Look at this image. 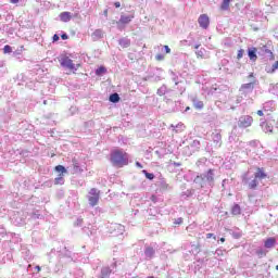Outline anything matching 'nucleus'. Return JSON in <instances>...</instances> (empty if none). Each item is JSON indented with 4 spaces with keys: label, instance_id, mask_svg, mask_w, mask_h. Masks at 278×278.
I'll return each mask as SVG.
<instances>
[{
    "label": "nucleus",
    "instance_id": "nucleus-45",
    "mask_svg": "<svg viewBox=\"0 0 278 278\" xmlns=\"http://www.w3.org/2000/svg\"><path fill=\"white\" fill-rule=\"evenodd\" d=\"M249 77H250V78H253V77H254V74H253V73H251V74L249 75Z\"/></svg>",
    "mask_w": 278,
    "mask_h": 278
},
{
    "label": "nucleus",
    "instance_id": "nucleus-11",
    "mask_svg": "<svg viewBox=\"0 0 278 278\" xmlns=\"http://www.w3.org/2000/svg\"><path fill=\"white\" fill-rule=\"evenodd\" d=\"M248 55L252 62H257V48L250 49Z\"/></svg>",
    "mask_w": 278,
    "mask_h": 278
},
{
    "label": "nucleus",
    "instance_id": "nucleus-35",
    "mask_svg": "<svg viewBox=\"0 0 278 278\" xmlns=\"http://www.w3.org/2000/svg\"><path fill=\"white\" fill-rule=\"evenodd\" d=\"M165 53H170V48L168 46H164Z\"/></svg>",
    "mask_w": 278,
    "mask_h": 278
},
{
    "label": "nucleus",
    "instance_id": "nucleus-23",
    "mask_svg": "<svg viewBox=\"0 0 278 278\" xmlns=\"http://www.w3.org/2000/svg\"><path fill=\"white\" fill-rule=\"evenodd\" d=\"M3 53H12V47L10 45L4 46Z\"/></svg>",
    "mask_w": 278,
    "mask_h": 278
},
{
    "label": "nucleus",
    "instance_id": "nucleus-16",
    "mask_svg": "<svg viewBox=\"0 0 278 278\" xmlns=\"http://www.w3.org/2000/svg\"><path fill=\"white\" fill-rule=\"evenodd\" d=\"M144 255L151 258L155 255V250L151 247H148L146 248Z\"/></svg>",
    "mask_w": 278,
    "mask_h": 278
},
{
    "label": "nucleus",
    "instance_id": "nucleus-44",
    "mask_svg": "<svg viewBox=\"0 0 278 278\" xmlns=\"http://www.w3.org/2000/svg\"><path fill=\"white\" fill-rule=\"evenodd\" d=\"M266 53H270L273 55V51L270 50H266Z\"/></svg>",
    "mask_w": 278,
    "mask_h": 278
},
{
    "label": "nucleus",
    "instance_id": "nucleus-22",
    "mask_svg": "<svg viewBox=\"0 0 278 278\" xmlns=\"http://www.w3.org/2000/svg\"><path fill=\"white\" fill-rule=\"evenodd\" d=\"M243 56H244V50L242 49L238 50L237 60H242Z\"/></svg>",
    "mask_w": 278,
    "mask_h": 278
},
{
    "label": "nucleus",
    "instance_id": "nucleus-2",
    "mask_svg": "<svg viewBox=\"0 0 278 278\" xmlns=\"http://www.w3.org/2000/svg\"><path fill=\"white\" fill-rule=\"evenodd\" d=\"M99 199H101V190L97 188H91L89 191V198H88V201L91 207L99 205Z\"/></svg>",
    "mask_w": 278,
    "mask_h": 278
},
{
    "label": "nucleus",
    "instance_id": "nucleus-18",
    "mask_svg": "<svg viewBox=\"0 0 278 278\" xmlns=\"http://www.w3.org/2000/svg\"><path fill=\"white\" fill-rule=\"evenodd\" d=\"M255 84H257V80H254V81L248 83V84H243V85L241 86V88H242L243 90H249L250 88H253V86H255Z\"/></svg>",
    "mask_w": 278,
    "mask_h": 278
},
{
    "label": "nucleus",
    "instance_id": "nucleus-49",
    "mask_svg": "<svg viewBox=\"0 0 278 278\" xmlns=\"http://www.w3.org/2000/svg\"><path fill=\"white\" fill-rule=\"evenodd\" d=\"M276 270H278V265H276Z\"/></svg>",
    "mask_w": 278,
    "mask_h": 278
},
{
    "label": "nucleus",
    "instance_id": "nucleus-20",
    "mask_svg": "<svg viewBox=\"0 0 278 278\" xmlns=\"http://www.w3.org/2000/svg\"><path fill=\"white\" fill-rule=\"evenodd\" d=\"M250 190H255L257 188V178H254L250 184H249Z\"/></svg>",
    "mask_w": 278,
    "mask_h": 278
},
{
    "label": "nucleus",
    "instance_id": "nucleus-21",
    "mask_svg": "<svg viewBox=\"0 0 278 278\" xmlns=\"http://www.w3.org/2000/svg\"><path fill=\"white\" fill-rule=\"evenodd\" d=\"M203 108H204L203 101H198L197 103H194L195 110H203Z\"/></svg>",
    "mask_w": 278,
    "mask_h": 278
},
{
    "label": "nucleus",
    "instance_id": "nucleus-27",
    "mask_svg": "<svg viewBox=\"0 0 278 278\" xmlns=\"http://www.w3.org/2000/svg\"><path fill=\"white\" fill-rule=\"evenodd\" d=\"M102 73H105V67L101 66L96 71V75H101Z\"/></svg>",
    "mask_w": 278,
    "mask_h": 278
},
{
    "label": "nucleus",
    "instance_id": "nucleus-33",
    "mask_svg": "<svg viewBox=\"0 0 278 278\" xmlns=\"http://www.w3.org/2000/svg\"><path fill=\"white\" fill-rule=\"evenodd\" d=\"M61 38H62V40H68V35L63 34V35H61Z\"/></svg>",
    "mask_w": 278,
    "mask_h": 278
},
{
    "label": "nucleus",
    "instance_id": "nucleus-48",
    "mask_svg": "<svg viewBox=\"0 0 278 278\" xmlns=\"http://www.w3.org/2000/svg\"><path fill=\"white\" fill-rule=\"evenodd\" d=\"M188 110H190V106H187V108H186V112H188Z\"/></svg>",
    "mask_w": 278,
    "mask_h": 278
},
{
    "label": "nucleus",
    "instance_id": "nucleus-8",
    "mask_svg": "<svg viewBox=\"0 0 278 278\" xmlns=\"http://www.w3.org/2000/svg\"><path fill=\"white\" fill-rule=\"evenodd\" d=\"M134 21V15H122L117 25H129V22Z\"/></svg>",
    "mask_w": 278,
    "mask_h": 278
},
{
    "label": "nucleus",
    "instance_id": "nucleus-3",
    "mask_svg": "<svg viewBox=\"0 0 278 278\" xmlns=\"http://www.w3.org/2000/svg\"><path fill=\"white\" fill-rule=\"evenodd\" d=\"M59 62L61 66H63V68H68V71H77V68H79V64L75 67V63H73V60H71V58L66 55L61 56Z\"/></svg>",
    "mask_w": 278,
    "mask_h": 278
},
{
    "label": "nucleus",
    "instance_id": "nucleus-19",
    "mask_svg": "<svg viewBox=\"0 0 278 278\" xmlns=\"http://www.w3.org/2000/svg\"><path fill=\"white\" fill-rule=\"evenodd\" d=\"M73 168H74V173H81V168L79 167V163L75 159L73 160Z\"/></svg>",
    "mask_w": 278,
    "mask_h": 278
},
{
    "label": "nucleus",
    "instance_id": "nucleus-37",
    "mask_svg": "<svg viewBox=\"0 0 278 278\" xmlns=\"http://www.w3.org/2000/svg\"><path fill=\"white\" fill-rule=\"evenodd\" d=\"M93 36H101V30H96V31L93 33Z\"/></svg>",
    "mask_w": 278,
    "mask_h": 278
},
{
    "label": "nucleus",
    "instance_id": "nucleus-17",
    "mask_svg": "<svg viewBox=\"0 0 278 278\" xmlns=\"http://www.w3.org/2000/svg\"><path fill=\"white\" fill-rule=\"evenodd\" d=\"M109 101H111V103H118V101H121V96H118V93H113L110 96Z\"/></svg>",
    "mask_w": 278,
    "mask_h": 278
},
{
    "label": "nucleus",
    "instance_id": "nucleus-31",
    "mask_svg": "<svg viewBox=\"0 0 278 278\" xmlns=\"http://www.w3.org/2000/svg\"><path fill=\"white\" fill-rule=\"evenodd\" d=\"M206 238L207 239L213 238L214 240H216V236H214V233H212V232L207 233Z\"/></svg>",
    "mask_w": 278,
    "mask_h": 278
},
{
    "label": "nucleus",
    "instance_id": "nucleus-32",
    "mask_svg": "<svg viewBox=\"0 0 278 278\" xmlns=\"http://www.w3.org/2000/svg\"><path fill=\"white\" fill-rule=\"evenodd\" d=\"M52 40L53 42H58V40H60V36L53 35Z\"/></svg>",
    "mask_w": 278,
    "mask_h": 278
},
{
    "label": "nucleus",
    "instance_id": "nucleus-47",
    "mask_svg": "<svg viewBox=\"0 0 278 278\" xmlns=\"http://www.w3.org/2000/svg\"><path fill=\"white\" fill-rule=\"evenodd\" d=\"M105 16H108V10L104 11Z\"/></svg>",
    "mask_w": 278,
    "mask_h": 278
},
{
    "label": "nucleus",
    "instance_id": "nucleus-43",
    "mask_svg": "<svg viewBox=\"0 0 278 278\" xmlns=\"http://www.w3.org/2000/svg\"><path fill=\"white\" fill-rule=\"evenodd\" d=\"M201 47V45H195L194 49H199Z\"/></svg>",
    "mask_w": 278,
    "mask_h": 278
},
{
    "label": "nucleus",
    "instance_id": "nucleus-41",
    "mask_svg": "<svg viewBox=\"0 0 278 278\" xmlns=\"http://www.w3.org/2000/svg\"><path fill=\"white\" fill-rule=\"evenodd\" d=\"M10 3H18V0H10Z\"/></svg>",
    "mask_w": 278,
    "mask_h": 278
},
{
    "label": "nucleus",
    "instance_id": "nucleus-30",
    "mask_svg": "<svg viewBox=\"0 0 278 278\" xmlns=\"http://www.w3.org/2000/svg\"><path fill=\"white\" fill-rule=\"evenodd\" d=\"M182 223H184V218H181V217L177 218V219L174 222L175 225H181Z\"/></svg>",
    "mask_w": 278,
    "mask_h": 278
},
{
    "label": "nucleus",
    "instance_id": "nucleus-38",
    "mask_svg": "<svg viewBox=\"0 0 278 278\" xmlns=\"http://www.w3.org/2000/svg\"><path fill=\"white\" fill-rule=\"evenodd\" d=\"M35 269L37 270V273H40V270H42V268L40 267V265H37V266L35 267Z\"/></svg>",
    "mask_w": 278,
    "mask_h": 278
},
{
    "label": "nucleus",
    "instance_id": "nucleus-5",
    "mask_svg": "<svg viewBox=\"0 0 278 278\" xmlns=\"http://www.w3.org/2000/svg\"><path fill=\"white\" fill-rule=\"evenodd\" d=\"M55 173H59V176L54 179L55 186L64 184V175H66V167L63 165H56L54 167Z\"/></svg>",
    "mask_w": 278,
    "mask_h": 278
},
{
    "label": "nucleus",
    "instance_id": "nucleus-39",
    "mask_svg": "<svg viewBox=\"0 0 278 278\" xmlns=\"http://www.w3.org/2000/svg\"><path fill=\"white\" fill-rule=\"evenodd\" d=\"M136 166H138V168H142V164H140V162H136Z\"/></svg>",
    "mask_w": 278,
    "mask_h": 278
},
{
    "label": "nucleus",
    "instance_id": "nucleus-34",
    "mask_svg": "<svg viewBox=\"0 0 278 278\" xmlns=\"http://www.w3.org/2000/svg\"><path fill=\"white\" fill-rule=\"evenodd\" d=\"M215 138H216V140H222L223 136L217 132V134H215Z\"/></svg>",
    "mask_w": 278,
    "mask_h": 278
},
{
    "label": "nucleus",
    "instance_id": "nucleus-42",
    "mask_svg": "<svg viewBox=\"0 0 278 278\" xmlns=\"http://www.w3.org/2000/svg\"><path fill=\"white\" fill-rule=\"evenodd\" d=\"M174 166H181V163L174 162Z\"/></svg>",
    "mask_w": 278,
    "mask_h": 278
},
{
    "label": "nucleus",
    "instance_id": "nucleus-4",
    "mask_svg": "<svg viewBox=\"0 0 278 278\" xmlns=\"http://www.w3.org/2000/svg\"><path fill=\"white\" fill-rule=\"evenodd\" d=\"M253 125V116L251 115H242L239 117L238 127L240 129H247Z\"/></svg>",
    "mask_w": 278,
    "mask_h": 278
},
{
    "label": "nucleus",
    "instance_id": "nucleus-46",
    "mask_svg": "<svg viewBox=\"0 0 278 278\" xmlns=\"http://www.w3.org/2000/svg\"><path fill=\"white\" fill-rule=\"evenodd\" d=\"M219 241H220V242H225V238L222 237V238L219 239Z\"/></svg>",
    "mask_w": 278,
    "mask_h": 278
},
{
    "label": "nucleus",
    "instance_id": "nucleus-36",
    "mask_svg": "<svg viewBox=\"0 0 278 278\" xmlns=\"http://www.w3.org/2000/svg\"><path fill=\"white\" fill-rule=\"evenodd\" d=\"M256 114H257V116H264V112H263L262 110H258V111L256 112Z\"/></svg>",
    "mask_w": 278,
    "mask_h": 278
},
{
    "label": "nucleus",
    "instance_id": "nucleus-26",
    "mask_svg": "<svg viewBox=\"0 0 278 278\" xmlns=\"http://www.w3.org/2000/svg\"><path fill=\"white\" fill-rule=\"evenodd\" d=\"M195 55H197V58H201V59L205 58V54L203 53V50L197 51Z\"/></svg>",
    "mask_w": 278,
    "mask_h": 278
},
{
    "label": "nucleus",
    "instance_id": "nucleus-10",
    "mask_svg": "<svg viewBox=\"0 0 278 278\" xmlns=\"http://www.w3.org/2000/svg\"><path fill=\"white\" fill-rule=\"evenodd\" d=\"M275 244H277V239H275V237H269L264 242L265 249H273Z\"/></svg>",
    "mask_w": 278,
    "mask_h": 278
},
{
    "label": "nucleus",
    "instance_id": "nucleus-7",
    "mask_svg": "<svg viewBox=\"0 0 278 278\" xmlns=\"http://www.w3.org/2000/svg\"><path fill=\"white\" fill-rule=\"evenodd\" d=\"M198 23L202 29H207V27H210V16H207V14H201L198 18Z\"/></svg>",
    "mask_w": 278,
    "mask_h": 278
},
{
    "label": "nucleus",
    "instance_id": "nucleus-12",
    "mask_svg": "<svg viewBox=\"0 0 278 278\" xmlns=\"http://www.w3.org/2000/svg\"><path fill=\"white\" fill-rule=\"evenodd\" d=\"M73 18V15L71 14V12H62L60 14V20L63 23H68V21H71Z\"/></svg>",
    "mask_w": 278,
    "mask_h": 278
},
{
    "label": "nucleus",
    "instance_id": "nucleus-25",
    "mask_svg": "<svg viewBox=\"0 0 278 278\" xmlns=\"http://www.w3.org/2000/svg\"><path fill=\"white\" fill-rule=\"evenodd\" d=\"M256 255H258L260 257H265L266 252L261 249V250H257V251H256Z\"/></svg>",
    "mask_w": 278,
    "mask_h": 278
},
{
    "label": "nucleus",
    "instance_id": "nucleus-15",
    "mask_svg": "<svg viewBox=\"0 0 278 278\" xmlns=\"http://www.w3.org/2000/svg\"><path fill=\"white\" fill-rule=\"evenodd\" d=\"M231 214L233 216H240L242 214V208L240 207V204H235L231 208Z\"/></svg>",
    "mask_w": 278,
    "mask_h": 278
},
{
    "label": "nucleus",
    "instance_id": "nucleus-40",
    "mask_svg": "<svg viewBox=\"0 0 278 278\" xmlns=\"http://www.w3.org/2000/svg\"><path fill=\"white\" fill-rule=\"evenodd\" d=\"M114 5L115 8H121V2H115Z\"/></svg>",
    "mask_w": 278,
    "mask_h": 278
},
{
    "label": "nucleus",
    "instance_id": "nucleus-14",
    "mask_svg": "<svg viewBox=\"0 0 278 278\" xmlns=\"http://www.w3.org/2000/svg\"><path fill=\"white\" fill-rule=\"evenodd\" d=\"M229 5H231V0H223L219 10H222V12H227L229 10Z\"/></svg>",
    "mask_w": 278,
    "mask_h": 278
},
{
    "label": "nucleus",
    "instance_id": "nucleus-9",
    "mask_svg": "<svg viewBox=\"0 0 278 278\" xmlns=\"http://www.w3.org/2000/svg\"><path fill=\"white\" fill-rule=\"evenodd\" d=\"M266 177H268V175L264 173V168L257 167L256 173L254 174V179H266Z\"/></svg>",
    "mask_w": 278,
    "mask_h": 278
},
{
    "label": "nucleus",
    "instance_id": "nucleus-6",
    "mask_svg": "<svg viewBox=\"0 0 278 278\" xmlns=\"http://www.w3.org/2000/svg\"><path fill=\"white\" fill-rule=\"evenodd\" d=\"M199 179H201L202 181L206 180L208 184H214V169H208L204 177L203 175L197 176L195 181H198Z\"/></svg>",
    "mask_w": 278,
    "mask_h": 278
},
{
    "label": "nucleus",
    "instance_id": "nucleus-28",
    "mask_svg": "<svg viewBox=\"0 0 278 278\" xmlns=\"http://www.w3.org/2000/svg\"><path fill=\"white\" fill-rule=\"evenodd\" d=\"M155 60L162 62V60H164V54H156Z\"/></svg>",
    "mask_w": 278,
    "mask_h": 278
},
{
    "label": "nucleus",
    "instance_id": "nucleus-1",
    "mask_svg": "<svg viewBox=\"0 0 278 278\" xmlns=\"http://www.w3.org/2000/svg\"><path fill=\"white\" fill-rule=\"evenodd\" d=\"M111 164L117 168L129 165V154L123 149H115L110 154Z\"/></svg>",
    "mask_w": 278,
    "mask_h": 278
},
{
    "label": "nucleus",
    "instance_id": "nucleus-29",
    "mask_svg": "<svg viewBox=\"0 0 278 278\" xmlns=\"http://www.w3.org/2000/svg\"><path fill=\"white\" fill-rule=\"evenodd\" d=\"M146 177L147 179H155V175L151 174V173H146Z\"/></svg>",
    "mask_w": 278,
    "mask_h": 278
},
{
    "label": "nucleus",
    "instance_id": "nucleus-13",
    "mask_svg": "<svg viewBox=\"0 0 278 278\" xmlns=\"http://www.w3.org/2000/svg\"><path fill=\"white\" fill-rule=\"evenodd\" d=\"M118 45L119 47H122V49H127L131 46V40H129L128 38H122L119 39Z\"/></svg>",
    "mask_w": 278,
    "mask_h": 278
},
{
    "label": "nucleus",
    "instance_id": "nucleus-24",
    "mask_svg": "<svg viewBox=\"0 0 278 278\" xmlns=\"http://www.w3.org/2000/svg\"><path fill=\"white\" fill-rule=\"evenodd\" d=\"M110 273H112V269H110V267L102 268V275H110Z\"/></svg>",
    "mask_w": 278,
    "mask_h": 278
}]
</instances>
